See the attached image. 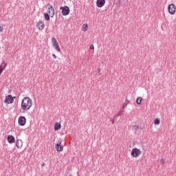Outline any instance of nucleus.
I'll return each instance as SVG.
<instances>
[{
	"label": "nucleus",
	"mask_w": 176,
	"mask_h": 176,
	"mask_svg": "<svg viewBox=\"0 0 176 176\" xmlns=\"http://www.w3.org/2000/svg\"><path fill=\"white\" fill-rule=\"evenodd\" d=\"M21 108L25 112L30 111L32 108V100L30 97H25L21 102Z\"/></svg>",
	"instance_id": "1"
},
{
	"label": "nucleus",
	"mask_w": 176,
	"mask_h": 176,
	"mask_svg": "<svg viewBox=\"0 0 176 176\" xmlns=\"http://www.w3.org/2000/svg\"><path fill=\"white\" fill-rule=\"evenodd\" d=\"M141 149H139L138 148H133L131 151V156L135 159H137V157H140V156H141Z\"/></svg>",
	"instance_id": "2"
},
{
	"label": "nucleus",
	"mask_w": 176,
	"mask_h": 176,
	"mask_svg": "<svg viewBox=\"0 0 176 176\" xmlns=\"http://www.w3.org/2000/svg\"><path fill=\"white\" fill-rule=\"evenodd\" d=\"M168 12L169 14L174 15L176 13V6L174 3L169 4L168 6Z\"/></svg>",
	"instance_id": "3"
},
{
	"label": "nucleus",
	"mask_w": 176,
	"mask_h": 176,
	"mask_svg": "<svg viewBox=\"0 0 176 176\" xmlns=\"http://www.w3.org/2000/svg\"><path fill=\"white\" fill-rule=\"evenodd\" d=\"M14 98H16L12 96V95H8L5 98L4 102H5V104H13V102H14Z\"/></svg>",
	"instance_id": "4"
},
{
	"label": "nucleus",
	"mask_w": 176,
	"mask_h": 176,
	"mask_svg": "<svg viewBox=\"0 0 176 176\" xmlns=\"http://www.w3.org/2000/svg\"><path fill=\"white\" fill-rule=\"evenodd\" d=\"M18 123L19 126H25V123H27V119L24 116H20L18 118Z\"/></svg>",
	"instance_id": "5"
},
{
	"label": "nucleus",
	"mask_w": 176,
	"mask_h": 176,
	"mask_svg": "<svg viewBox=\"0 0 176 176\" xmlns=\"http://www.w3.org/2000/svg\"><path fill=\"white\" fill-rule=\"evenodd\" d=\"M60 10H62L63 16H68L69 14V8L68 6L60 7Z\"/></svg>",
	"instance_id": "6"
},
{
	"label": "nucleus",
	"mask_w": 176,
	"mask_h": 176,
	"mask_svg": "<svg viewBox=\"0 0 176 176\" xmlns=\"http://www.w3.org/2000/svg\"><path fill=\"white\" fill-rule=\"evenodd\" d=\"M37 28L39 31H43L45 30V22L39 21L37 23Z\"/></svg>",
	"instance_id": "7"
},
{
	"label": "nucleus",
	"mask_w": 176,
	"mask_h": 176,
	"mask_svg": "<svg viewBox=\"0 0 176 176\" xmlns=\"http://www.w3.org/2000/svg\"><path fill=\"white\" fill-rule=\"evenodd\" d=\"M7 140L9 144H14V142H16V139H14V136L12 135H8Z\"/></svg>",
	"instance_id": "8"
},
{
	"label": "nucleus",
	"mask_w": 176,
	"mask_h": 176,
	"mask_svg": "<svg viewBox=\"0 0 176 176\" xmlns=\"http://www.w3.org/2000/svg\"><path fill=\"white\" fill-rule=\"evenodd\" d=\"M105 5V0H97L96 1V6L98 8H102Z\"/></svg>",
	"instance_id": "9"
},
{
	"label": "nucleus",
	"mask_w": 176,
	"mask_h": 176,
	"mask_svg": "<svg viewBox=\"0 0 176 176\" xmlns=\"http://www.w3.org/2000/svg\"><path fill=\"white\" fill-rule=\"evenodd\" d=\"M48 13L50 17L54 16V8L52 6L48 8Z\"/></svg>",
	"instance_id": "10"
},
{
	"label": "nucleus",
	"mask_w": 176,
	"mask_h": 176,
	"mask_svg": "<svg viewBox=\"0 0 176 176\" xmlns=\"http://www.w3.org/2000/svg\"><path fill=\"white\" fill-rule=\"evenodd\" d=\"M56 150L57 151V152H63V147L61 145V142L57 143L56 144Z\"/></svg>",
	"instance_id": "11"
},
{
	"label": "nucleus",
	"mask_w": 176,
	"mask_h": 176,
	"mask_svg": "<svg viewBox=\"0 0 176 176\" xmlns=\"http://www.w3.org/2000/svg\"><path fill=\"white\" fill-rule=\"evenodd\" d=\"M8 65V64L6 63V62H5V60H3L1 64L0 65V69H1V71H3L5 69V68H6V66Z\"/></svg>",
	"instance_id": "12"
},
{
	"label": "nucleus",
	"mask_w": 176,
	"mask_h": 176,
	"mask_svg": "<svg viewBox=\"0 0 176 176\" xmlns=\"http://www.w3.org/2000/svg\"><path fill=\"white\" fill-rule=\"evenodd\" d=\"M16 148H21L23 146V141L21 140V142H20L19 140H16Z\"/></svg>",
	"instance_id": "13"
},
{
	"label": "nucleus",
	"mask_w": 176,
	"mask_h": 176,
	"mask_svg": "<svg viewBox=\"0 0 176 176\" xmlns=\"http://www.w3.org/2000/svg\"><path fill=\"white\" fill-rule=\"evenodd\" d=\"M60 129H61V124L56 122L54 125V131H57V130H60Z\"/></svg>",
	"instance_id": "14"
},
{
	"label": "nucleus",
	"mask_w": 176,
	"mask_h": 176,
	"mask_svg": "<svg viewBox=\"0 0 176 176\" xmlns=\"http://www.w3.org/2000/svg\"><path fill=\"white\" fill-rule=\"evenodd\" d=\"M88 30V25L87 23H85L82 25V31H83V32H86V31H87Z\"/></svg>",
	"instance_id": "15"
},
{
	"label": "nucleus",
	"mask_w": 176,
	"mask_h": 176,
	"mask_svg": "<svg viewBox=\"0 0 176 176\" xmlns=\"http://www.w3.org/2000/svg\"><path fill=\"white\" fill-rule=\"evenodd\" d=\"M53 47H54V49H55V50H56V52H60V45H58V43H56V44H54V45H53Z\"/></svg>",
	"instance_id": "16"
},
{
	"label": "nucleus",
	"mask_w": 176,
	"mask_h": 176,
	"mask_svg": "<svg viewBox=\"0 0 176 176\" xmlns=\"http://www.w3.org/2000/svg\"><path fill=\"white\" fill-rule=\"evenodd\" d=\"M52 46H54V45H57L58 42H57V39H56V38L53 37L52 38Z\"/></svg>",
	"instance_id": "17"
},
{
	"label": "nucleus",
	"mask_w": 176,
	"mask_h": 176,
	"mask_svg": "<svg viewBox=\"0 0 176 176\" xmlns=\"http://www.w3.org/2000/svg\"><path fill=\"white\" fill-rule=\"evenodd\" d=\"M141 102H142V98L139 97L137 98L136 100V103L140 105L141 104Z\"/></svg>",
	"instance_id": "18"
},
{
	"label": "nucleus",
	"mask_w": 176,
	"mask_h": 176,
	"mask_svg": "<svg viewBox=\"0 0 176 176\" xmlns=\"http://www.w3.org/2000/svg\"><path fill=\"white\" fill-rule=\"evenodd\" d=\"M154 124H160V120H159L158 118H156L154 120Z\"/></svg>",
	"instance_id": "19"
},
{
	"label": "nucleus",
	"mask_w": 176,
	"mask_h": 176,
	"mask_svg": "<svg viewBox=\"0 0 176 176\" xmlns=\"http://www.w3.org/2000/svg\"><path fill=\"white\" fill-rule=\"evenodd\" d=\"M44 17H45V20H47V21L50 20V16H49V14H47V13L44 14Z\"/></svg>",
	"instance_id": "20"
},
{
	"label": "nucleus",
	"mask_w": 176,
	"mask_h": 176,
	"mask_svg": "<svg viewBox=\"0 0 176 176\" xmlns=\"http://www.w3.org/2000/svg\"><path fill=\"white\" fill-rule=\"evenodd\" d=\"M140 128L138 127V126L137 125H135L133 126V130H135V131H137V130H138Z\"/></svg>",
	"instance_id": "21"
},
{
	"label": "nucleus",
	"mask_w": 176,
	"mask_h": 176,
	"mask_svg": "<svg viewBox=\"0 0 176 176\" xmlns=\"http://www.w3.org/2000/svg\"><path fill=\"white\" fill-rule=\"evenodd\" d=\"M0 32H3V27L0 26Z\"/></svg>",
	"instance_id": "22"
},
{
	"label": "nucleus",
	"mask_w": 176,
	"mask_h": 176,
	"mask_svg": "<svg viewBox=\"0 0 176 176\" xmlns=\"http://www.w3.org/2000/svg\"><path fill=\"white\" fill-rule=\"evenodd\" d=\"M89 49H91V50L94 49V45H91L90 47H89Z\"/></svg>",
	"instance_id": "23"
},
{
	"label": "nucleus",
	"mask_w": 176,
	"mask_h": 176,
	"mask_svg": "<svg viewBox=\"0 0 176 176\" xmlns=\"http://www.w3.org/2000/svg\"><path fill=\"white\" fill-rule=\"evenodd\" d=\"M52 57H54V58H57V56H56L54 54H52Z\"/></svg>",
	"instance_id": "24"
},
{
	"label": "nucleus",
	"mask_w": 176,
	"mask_h": 176,
	"mask_svg": "<svg viewBox=\"0 0 176 176\" xmlns=\"http://www.w3.org/2000/svg\"><path fill=\"white\" fill-rule=\"evenodd\" d=\"M3 72V70L0 69V75Z\"/></svg>",
	"instance_id": "25"
}]
</instances>
